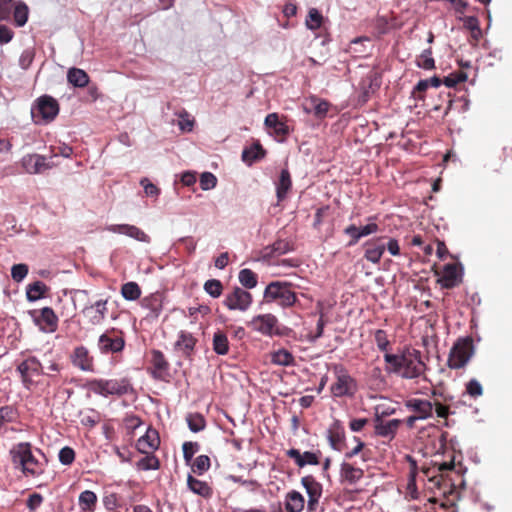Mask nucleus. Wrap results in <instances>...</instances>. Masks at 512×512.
Here are the masks:
<instances>
[{
    "label": "nucleus",
    "instance_id": "412c9836",
    "mask_svg": "<svg viewBox=\"0 0 512 512\" xmlns=\"http://www.w3.org/2000/svg\"><path fill=\"white\" fill-rule=\"evenodd\" d=\"M365 247L366 249L364 257L368 261L376 264L380 261L385 251L386 245L381 242V239H377L376 241L366 242Z\"/></svg>",
    "mask_w": 512,
    "mask_h": 512
},
{
    "label": "nucleus",
    "instance_id": "1a4fd4ad",
    "mask_svg": "<svg viewBox=\"0 0 512 512\" xmlns=\"http://www.w3.org/2000/svg\"><path fill=\"white\" fill-rule=\"evenodd\" d=\"M21 166L29 174H40L53 167L48 159L40 154H27L21 159Z\"/></svg>",
    "mask_w": 512,
    "mask_h": 512
},
{
    "label": "nucleus",
    "instance_id": "bb28decb",
    "mask_svg": "<svg viewBox=\"0 0 512 512\" xmlns=\"http://www.w3.org/2000/svg\"><path fill=\"white\" fill-rule=\"evenodd\" d=\"M305 500L301 493L291 491L286 496V509L288 512H302Z\"/></svg>",
    "mask_w": 512,
    "mask_h": 512
},
{
    "label": "nucleus",
    "instance_id": "c756f323",
    "mask_svg": "<svg viewBox=\"0 0 512 512\" xmlns=\"http://www.w3.org/2000/svg\"><path fill=\"white\" fill-rule=\"evenodd\" d=\"M121 295L125 300L135 301L141 296V289L136 282H127L122 285Z\"/></svg>",
    "mask_w": 512,
    "mask_h": 512
},
{
    "label": "nucleus",
    "instance_id": "13d9d810",
    "mask_svg": "<svg viewBox=\"0 0 512 512\" xmlns=\"http://www.w3.org/2000/svg\"><path fill=\"white\" fill-rule=\"evenodd\" d=\"M468 76L464 72H459L456 74H452L449 77H447L444 81L445 85L447 87H453L454 85L458 83L465 82L467 80Z\"/></svg>",
    "mask_w": 512,
    "mask_h": 512
},
{
    "label": "nucleus",
    "instance_id": "680f3d73",
    "mask_svg": "<svg viewBox=\"0 0 512 512\" xmlns=\"http://www.w3.org/2000/svg\"><path fill=\"white\" fill-rule=\"evenodd\" d=\"M183 456L189 462L198 450V444L193 442H185L183 444Z\"/></svg>",
    "mask_w": 512,
    "mask_h": 512
},
{
    "label": "nucleus",
    "instance_id": "603ef678",
    "mask_svg": "<svg viewBox=\"0 0 512 512\" xmlns=\"http://www.w3.org/2000/svg\"><path fill=\"white\" fill-rule=\"evenodd\" d=\"M466 392L471 397L476 398L483 394V388L479 381L472 379L466 385Z\"/></svg>",
    "mask_w": 512,
    "mask_h": 512
},
{
    "label": "nucleus",
    "instance_id": "37998d69",
    "mask_svg": "<svg viewBox=\"0 0 512 512\" xmlns=\"http://www.w3.org/2000/svg\"><path fill=\"white\" fill-rule=\"evenodd\" d=\"M222 284L217 279L207 280L204 284V290L213 298H218L222 294Z\"/></svg>",
    "mask_w": 512,
    "mask_h": 512
},
{
    "label": "nucleus",
    "instance_id": "c9c22d12",
    "mask_svg": "<svg viewBox=\"0 0 512 512\" xmlns=\"http://www.w3.org/2000/svg\"><path fill=\"white\" fill-rule=\"evenodd\" d=\"M291 250L289 242L285 240H278L271 246L265 248L264 256L282 255Z\"/></svg>",
    "mask_w": 512,
    "mask_h": 512
},
{
    "label": "nucleus",
    "instance_id": "0e129e2a",
    "mask_svg": "<svg viewBox=\"0 0 512 512\" xmlns=\"http://www.w3.org/2000/svg\"><path fill=\"white\" fill-rule=\"evenodd\" d=\"M43 501V498L40 494L34 493L29 496L27 499V507L33 511L40 507L41 503Z\"/></svg>",
    "mask_w": 512,
    "mask_h": 512
},
{
    "label": "nucleus",
    "instance_id": "2f4dec72",
    "mask_svg": "<svg viewBox=\"0 0 512 512\" xmlns=\"http://www.w3.org/2000/svg\"><path fill=\"white\" fill-rule=\"evenodd\" d=\"M213 349L219 355H225L229 350V342L227 336L218 331L213 336Z\"/></svg>",
    "mask_w": 512,
    "mask_h": 512
},
{
    "label": "nucleus",
    "instance_id": "a878e982",
    "mask_svg": "<svg viewBox=\"0 0 512 512\" xmlns=\"http://www.w3.org/2000/svg\"><path fill=\"white\" fill-rule=\"evenodd\" d=\"M67 80L74 87L83 88L89 83V76L82 69L70 68L67 72Z\"/></svg>",
    "mask_w": 512,
    "mask_h": 512
},
{
    "label": "nucleus",
    "instance_id": "aec40b11",
    "mask_svg": "<svg viewBox=\"0 0 512 512\" xmlns=\"http://www.w3.org/2000/svg\"><path fill=\"white\" fill-rule=\"evenodd\" d=\"M72 363L83 371L93 370V358L84 346L76 347L71 355Z\"/></svg>",
    "mask_w": 512,
    "mask_h": 512
},
{
    "label": "nucleus",
    "instance_id": "cd10ccee",
    "mask_svg": "<svg viewBox=\"0 0 512 512\" xmlns=\"http://www.w3.org/2000/svg\"><path fill=\"white\" fill-rule=\"evenodd\" d=\"M48 291V287L41 281L31 283L26 288V297L29 302L41 299Z\"/></svg>",
    "mask_w": 512,
    "mask_h": 512
},
{
    "label": "nucleus",
    "instance_id": "ea45409f",
    "mask_svg": "<svg viewBox=\"0 0 512 512\" xmlns=\"http://www.w3.org/2000/svg\"><path fill=\"white\" fill-rule=\"evenodd\" d=\"M323 16L316 8H311L306 19V27L310 30H316L321 27Z\"/></svg>",
    "mask_w": 512,
    "mask_h": 512
},
{
    "label": "nucleus",
    "instance_id": "0eeeda50",
    "mask_svg": "<svg viewBox=\"0 0 512 512\" xmlns=\"http://www.w3.org/2000/svg\"><path fill=\"white\" fill-rule=\"evenodd\" d=\"M248 326L265 336H272L274 334H279V325L278 319L273 314H261L252 318V320L248 323Z\"/></svg>",
    "mask_w": 512,
    "mask_h": 512
},
{
    "label": "nucleus",
    "instance_id": "f257e3e1",
    "mask_svg": "<svg viewBox=\"0 0 512 512\" xmlns=\"http://www.w3.org/2000/svg\"><path fill=\"white\" fill-rule=\"evenodd\" d=\"M384 361L388 373L397 374L404 379L419 378L426 370L421 352L412 348L403 349L396 354L385 353Z\"/></svg>",
    "mask_w": 512,
    "mask_h": 512
},
{
    "label": "nucleus",
    "instance_id": "3c124183",
    "mask_svg": "<svg viewBox=\"0 0 512 512\" xmlns=\"http://www.w3.org/2000/svg\"><path fill=\"white\" fill-rule=\"evenodd\" d=\"M140 185L143 187L147 197L157 198L160 195V189L147 178L141 179Z\"/></svg>",
    "mask_w": 512,
    "mask_h": 512
},
{
    "label": "nucleus",
    "instance_id": "7c9ffc66",
    "mask_svg": "<svg viewBox=\"0 0 512 512\" xmlns=\"http://www.w3.org/2000/svg\"><path fill=\"white\" fill-rule=\"evenodd\" d=\"M399 426V420L392 419L376 426V433L382 437H393Z\"/></svg>",
    "mask_w": 512,
    "mask_h": 512
},
{
    "label": "nucleus",
    "instance_id": "bf43d9fd",
    "mask_svg": "<svg viewBox=\"0 0 512 512\" xmlns=\"http://www.w3.org/2000/svg\"><path fill=\"white\" fill-rule=\"evenodd\" d=\"M152 362L156 369L163 371L167 368V362L160 351H153Z\"/></svg>",
    "mask_w": 512,
    "mask_h": 512
},
{
    "label": "nucleus",
    "instance_id": "20e7f679",
    "mask_svg": "<svg viewBox=\"0 0 512 512\" xmlns=\"http://www.w3.org/2000/svg\"><path fill=\"white\" fill-rule=\"evenodd\" d=\"M473 355V344L470 338L458 340L450 351L448 366L452 369L464 367Z\"/></svg>",
    "mask_w": 512,
    "mask_h": 512
},
{
    "label": "nucleus",
    "instance_id": "4be33fe9",
    "mask_svg": "<svg viewBox=\"0 0 512 512\" xmlns=\"http://www.w3.org/2000/svg\"><path fill=\"white\" fill-rule=\"evenodd\" d=\"M144 308L149 310L147 318L157 319L162 311V301L160 295H151L142 300Z\"/></svg>",
    "mask_w": 512,
    "mask_h": 512
},
{
    "label": "nucleus",
    "instance_id": "423d86ee",
    "mask_svg": "<svg viewBox=\"0 0 512 512\" xmlns=\"http://www.w3.org/2000/svg\"><path fill=\"white\" fill-rule=\"evenodd\" d=\"M336 382L331 386V392L335 397L352 395L355 391V382L347 371L340 365L334 367Z\"/></svg>",
    "mask_w": 512,
    "mask_h": 512
},
{
    "label": "nucleus",
    "instance_id": "e433bc0d",
    "mask_svg": "<svg viewBox=\"0 0 512 512\" xmlns=\"http://www.w3.org/2000/svg\"><path fill=\"white\" fill-rule=\"evenodd\" d=\"M239 282L247 289H252L257 285V275L250 269H242L238 275Z\"/></svg>",
    "mask_w": 512,
    "mask_h": 512
},
{
    "label": "nucleus",
    "instance_id": "338daca9",
    "mask_svg": "<svg viewBox=\"0 0 512 512\" xmlns=\"http://www.w3.org/2000/svg\"><path fill=\"white\" fill-rule=\"evenodd\" d=\"M359 227H356L355 225H350L345 229V233L352 237V240L350 241V245H354L358 242V240L362 237L360 235Z\"/></svg>",
    "mask_w": 512,
    "mask_h": 512
},
{
    "label": "nucleus",
    "instance_id": "f03ea898",
    "mask_svg": "<svg viewBox=\"0 0 512 512\" xmlns=\"http://www.w3.org/2000/svg\"><path fill=\"white\" fill-rule=\"evenodd\" d=\"M264 299L267 302H276L283 308L291 307L296 302V295L290 289L287 282H271L264 291Z\"/></svg>",
    "mask_w": 512,
    "mask_h": 512
},
{
    "label": "nucleus",
    "instance_id": "c03bdc74",
    "mask_svg": "<svg viewBox=\"0 0 512 512\" xmlns=\"http://www.w3.org/2000/svg\"><path fill=\"white\" fill-rule=\"evenodd\" d=\"M217 185V178L211 172H204L200 176V187L204 191L214 189Z\"/></svg>",
    "mask_w": 512,
    "mask_h": 512
},
{
    "label": "nucleus",
    "instance_id": "f3484780",
    "mask_svg": "<svg viewBox=\"0 0 512 512\" xmlns=\"http://www.w3.org/2000/svg\"><path fill=\"white\" fill-rule=\"evenodd\" d=\"M12 461L18 468L23 467L27 462L33 458L31 445L27 442H22L14 445L10 450Z\"/></svg>",
    "mask_w": 512,
    "mask_h": 512
},
{
    "label": "nucleus",
    "instance_id": "5fc2aeb1",
    "mask_svg": "<svg viewBox=\"0 0 512 512\" xmlns=\"http://www.w3.org/2000/svg\"><path fill=\"white\" fill-rule=\"evenodd\" d=\"M75 458L74 450L70 447H63L59 452V461L63 465H70Z\"/></svg>",
    "mask_w": 512,
    "mask_h": 512
},
{
    "label": "nucleus",
    "instance_id": "c85d7f7f",
    "mask_svg": "<svg viewBox=\"0 0 512 512\" xmlns=\"http://www.w3.org/2000/svg\"><path fill=\"white\" fill-rule=\"evenodd\" d=\"M264 151L259 143H254L249 148L244 149L242 152V159L248 164H252L254 161L262 158Z\"/></svg>",
    "mask_w": 512,
    "mask_h": 512
},
{
    "label": "nucleus",
    "instance_id": "9d476101",
    "mask_svg": "<svg viewBox=\"0 0 512 512\" xmlns=\"http://www.w3.org/2000/svg\"><path fill=\"white\" fill-rule=\"evenodd\" d=\"M18 371L22 376L23 381L33 383L35 377L41 374H48L44 372V364H42L36 357H29L18 366Z\"/></svg>",
    "mask_w": 512,
    "mask_h": 512
},
{
    "label": "nucleus",
    "instance_id": "9b49d317",
    "mask_svg": "<svg viewBox=\"0 0 512 512\" xmlns=\"http://www.w3.org/2000/svg\"><path fill=\"white\" fill-rule=\"evenodd\" d=\"M125 342L122 337L114 335V331H108L100 335L98 349L101 353H117L124 348Z\"/></svg>",
    "mask_w": 512,
    "mask_h": 512
},
{
    "label": "nucleus",
    "instance_id": "7ed1b4c3",
    "mask_svg": "<svg viewBox=\"0 0 512 512\" xmlns=\"http://www.w3.org/2000/svg\"><path fill=\"white\" fill-rule=\"evenodd\" d=\"M59 113V105L51 96H41L31 109V114L36 124L48 123L54 120Z\"/></svg>",
    "mask_w": 512,
    "mask_h": 512
},
{
    "label": "nucleus",
    "instance_id": "2eb2a0df",
    "mask_svg": "<svg viewBox=\"0 0 512 512\" xmlns=\"http://www.w3.org/2000/svg\"><path fill=\"white\" fill-rule=\"evenodd\" d=\"M406 408L415 413L418 419L425 420L433 415L434 405L425 399L412 398L406 401Z\"/></svg>",
    "mask_w": 512,
    "mask_h": 512
},
{
    "label": "nucleus",
    "instance_id": "ddd939ff",
    "mask_svg": "<svg viewBox=\"0 0 512 512\" xmlns=\"http://www.w3.org/2000/svg\"><path fill=\"white\" fill-rule=\"evenodd\" d=\"M301 482L309 498L307 508L314 511L322 494V486L312 476L303 477Z\"/></svg>",
    "mask_w": 512,
    "mask_h": 512
},
{
    "label": "nucleus",
    "instance_id": "8fccbe9b",
    "mask_svg": "<svg viewBox=\"0 0 512 512\" xmlns=\"http://www.w3.org/2000/svg\"><path fill=\"white\" fill-rule=\"evenodd\" d=\"M28 274V266L26 264H15L11 268L12 279L21 282Z\"/></svg>",
    "mask_w": 512,
    "mask_h": 512
},
{
    "label": "nucleus",
    "instance_id": "052dcab7",
    "mask_svg": "<svg viewBox=\"0 0 512 512\" xmlns=\"http://www.w3.org/2000/svg\"><path fill=\"white\" fill-rule=\"evenodd\" d=\"M15 419V410L11 406H4L0 408V421L4 424L5 422H12Z\"/></svg>",
    "mask_w": 512,
    "mask_h": 512
},
{
    "label": "nucleus",
    "instance_id": "774afa93",
    "mask_svg": "<svg viewBox=\"0 0 512 512\" xmlns=\"http://www.w3.org/2000/svg\"><path fill=\"white\" fill-rule=\"evenodd\" d=\"M103 504L106 510L112 511L117 508V497L115 494H108L103 497Z\"/></svg>",
    "mask_w": 512,
    "mask_h": 512
},
{
    "label": "nucleus",
    "instance_id": "dca6fc26",
    "mask_svg": "<svg viewBox=\"0 0 512 512\" xmlns=\"http://www.w3.org/2000/svg\"><path fill=\"white\" fill-rule=\"evenodd\" d=\"M462 272L456 264H446L438 282L444 288H453L461 282Z\"/></svg>",
    "mask_w": 512,
    "mask_h": 512
},
{
    "label": "nucleus",
    "instance_id": "f704fd0d",
    "mask_svg": "<svg viewBox=\"0 0 512 512\" xmlns=\"http://www.w3.org/2000/svg\"><path fill=\"white\" fill-rule=\"evenodd\" d=\"M97 502V496L93 491L85 490L79 495V505L83 511L93 510Z\"/></svg>",
    "mask_w": 512,
    "mask_h": 512
},
{
    "label": "nucleus",
    "instance_id": "de8ad7c7",
    "mask_svg": "<svg viewBox=\"0 0 512 512\" xmlns=\"http://www.w3.org/2000/svg\"><path fill=\"white\" fill-rule=\"evenodd\" d=\"M179 117H180V120L178 121L179 129L182 132L192 131L194 124H195L194 119L191 118L190 115L186 111L179 113Z\"/></svg>",
    "mask_w": 512,
    "mask_h": 512
},
{
    "label": "nucleus",
    "instance_id": "b1692460",
    "mask_svg": "<svg viewBox=\"0 0 512 512\" xmlns=\"http://www.w3.org/2000/svg\"><path fill=\"white\" fill-rule=\"evenodd\" d=\"M264 123L268 128L272 129L279 136H285L289 133L288 125L280 120L277 113L268 114Z\"/></svg>",
    "mask_w": 512,
    "mask_h": 512
},
{
    "label": "nucleus",
    "instance_id": "4c0bfd02",
    "mask_svg": "<svg viewBox=\"0 0 512 512\" xmlns=\"http://www.w3.org/2000/svg\"><path fill=\"white\" fill-rule=\"evenodd\" d=\"M341 473L342 476L350 482H356L363 475V471L360 468H356L348 463H344L342 465Z\"/></svg>",
    "mask_w": 512,
    "mask_h": 512
},
{
    "label": "nucleus",
    "instance_id": "72a5a7b5",
    "mask_svg": "<svg viewBox=\"0 0 512 512\" xmlns=\"http://www.w3.org/2000/svg\"><path fill=\"white\" fill-rule=\"evenodd\" d=\"M187 484L189 489L195 494L201 496H208L210 494V487L206 482L200 481L192 476H188Z\"/></svg>",
    "mask_w": 512,
    "mask_h": 512
},
{
    "label": "nucleus",
    "instance_id": "a19ab883",
    "mask_svg": "<svg viewBox=\"0 0 512 512\" xmlns=\"http://www.w3.org/2000/svg\"><path fill=\"white\" fill-rule=\"evenodd\" d=\"M271 361L277 365L288 366L293 362V356L287 350L280 349L272 354Z\"/></svg>",
    "mask_w": 512,
    "mask_h": 512
},
{
    "label": "nucleus",
    "instance_id": "a211bd4d",
    "mask_svg": "<svg viewBox=\"0 0 512 512\" xmlns=\"http://www.w3.org/2000/svg\"><path fill=\"white\" fill-rule=\"evenodd\" d=\"M160 440L158 432L154 429H148L145 435L137 440L136 447L143 454H150L159 446Z\"/></svg>",
    "mask_w": 512,
    "mask_h": 512
},
{
    "label": "nucleus",
    "instance_id": "4d7b16f0",
    "mask_svg": "<svg viewBox=\"0 0 512 512\" xmlns=\"http://www.w3.org/2000/svg\"><path fill=\"white\" fill-rule=\"evenodd\" d=\"M375 342L377 344V347L381 351H386L388 349V346L390 344L386 333L383 330H377L375 332Z\"/></svg>",
    "mask_w": 512,
    "mask_h": 512
},
{
    "label": "nucleus",
    "instance_id": "f8f14e48",
    "mask_svg": "<svg viewBox=\"0 0 512 512\" xmlns=\"http://www.w3.org/2000/svg\"><path fill=\"white\" fill-rule=\"evenodd\" d=\"M34 322L41 331L46 333L54 332L57 329L58 317L50 307H44L37 315L33 313Z\"/></svg>",
    "mask_w": 512,
    "mask_h": 512
},
{
    "label": "nucleus",
    "instance_id": "6ab92c4d",
    "mask_svg": "<svg viewBox=\"0 0 512 512\" xmlns=\"http://www.w3.org/2000/svg\"><path fill=\"white\" fill-rule=\"evenodd\" d=\"M107 300H98L91 306L84 308L83 313L89 318L92 325H99L105 319L107 312Z\"/></svg>",
    "mask_w": 512,
    "mask_h": 512
},
{
    "label": "nucleus",
    "instance_id": "473e14b6",
    "mask_svg": "<svg viewBox=\"0 0 512 512\" xmlns=\"http://www.w3.org/2000/svg\"><path fill=\"white\" fill-rule=\"evenodd\" d=\"M175 345L179 350L188 354L195 346V339L190 333L181 332Z\"/></svg>",
    "mask_w": 512,
    "mask_h": 512
},
{
    "label": "nucleus",
    "instance_id": "6e6552de",
    "mask_svg": "<svg viewBox=\"0 0 512 512\" xmlns=\"http://www.w3.org/2000/svg\"><path fill=\"white\" fill-rule=\"evenodd\" d=\"M252 304V295L248 291L236 287L230 293H227L224 299V305L229 310L246 311Z\"/></svg>",
    "mask_w": 512,
    "mask_h": 512
},
{
    "label": "nucleus",
    "instance_id": "6e6d98bb",
    "mask_svg": "<svg viewBox=\"0 0 512 512\" xmlns=\"http://www.w3.org/2000/svg\"><path fill=\"white\" fill-rule=\"evenodd\" d=\"M21 470L25 474L32 476L37 475L40 472L39 462L35 459V457H33L27 462V464L21 467Z\"/></svg>",
    "mask_w": 512,
    "mask_h": 512
},
{
    "label": "nucleus",
    "instance_id": "09e8293b",
    "mask_svg": "<svg viewBox=\"0 0 512 512\" xmlns=\"http://www.w3.org/2000/svg\"><path fill=\"white\" fill-rule=\"evenodd\" d=\"M210 467V459L206 455L198 456L193 463V471L198 474H202L207 471Z\"/></svg>",
    "mask_w": 512,
    "mask_h": 512
},
{
    "label": "nucleus",
    "instance_id": "49530a36",
    "mask_svg": "<svg viewBox=\"0 0 512 512\" xmlns=\"http://www.w3.org/2000/svg\"><path fill=\"white\" fill-rule=\"evenodd\" d=\"M138 467L142 470H155L159 467V460L152 455V453L146 454V456L138 462Z\"/></svg>",
    "mask_w": 512,
    "mask_h": 512
},
{
    "label": "nucleus",
    "instance_id": "5701e85b",
    "mask_svg": "<svg viewBox=\"0 0 512 512\" xmlns=\"http://www.w3.org/2000/svg\"><path fill=\"white\" fill-rule=\"evenodd\" d=\"M329 109V103L317 97H311L305 104V110L313 113L316 117H324Z\"/></svg>",
    "mask_w": 512,
    "mask_h": 512
},
{
    "label": "nucleus",
    "instance_id": "864d4df0",
    "mask_svg": "<svg viewBox=\"0 0 512 512\" xmlns=\"http://www.w3.org/2000/svg\"><path fill=\"white\" fill-rule=\"evenodd\" d=\"M34 50L31 48L25 49L19 58V65L22 69H27L34 59Z\"/></svg>",
    "mask_w": 512,
    "mask_h": 512
},
{
    "label": "nucleus",
    "instance_id": "4468645a",
    "mask_svg": "<svg viewBox=\"0 0 512 512\" xmlns=\"http://www.w3.org/2000/svg\"><path fill=\"white\" fill-rule=\"evenodd\" d=\"M106 230L112 233L123 234L137 241L148 243L150 237L141 229L129 224H112L106 227Z\"/></svg>",
    "mask_w": 512,
    "mask_h": 512
},
{
    "label": "nucleus",
    "instance_id": "58836bf2",
    "mask_svg": "<svg viewBox=\"0 0 512 512\" xmlns=\"http://www.w3.org/2000/svg\"><path fill=\"white\" fill-rule=\"evenodd\" d=\"M14 19L16 25L22 27L28 20V7L23 2H17L14 8Z\"/></svg>",
    "mask_w": 512,
    "mask_h": 512
},
{
    "label": "nucleus",
    "instance_id": "79ce46f5",
    "mask_svg": "<svg viewBox=\"0 0 512 512\" xmlns=\"http://www.w3.org/2000/svg\"><path fill=\"white\" fill-rule=\"evenodd\" d=\"M186 420L188 427L192 432H199L205 427V420L200 414H189Z\"/></svg>",
    "mask_w": 512,
    "mask_h": 512
},
{
    "label": "nucleus",
    "instance_id": "39448f33",
    "mask_svg": "<svg viewBox=\"0 0 512 512\" xmlns=\"http://www.w3.org/2000/svg\"><path fill=\"white\" fill-rule=\"evenodd\" d=\"M91 389L94 393L109 396V395H124L131 390L129 382L125 379H110V380H94L91 382Z\"/></svg>",
    "mask_w": 512,
    "mask_h": 512
},
{
    "label": "nucleus",
    "instance_id": "a18cd8bd",
    "mask_svg": "<svg viewBox=\"0 0 512 512\" xmlns=\"http://www.w3.org/2000/svg\"><path fill=\"white\" fill-rule=\"evenodd\" d=\"M417 64L420 68H423L425 70H431L435 67L431 49H426L422 52L417 61Z\"/></svg>",
    "mask_w": 512,
    "mask_h": 512
},
{
    "label": "nucleus",
    "instance_id": "69168bd1",
    "mask_svg": "<svg viewBox=\"0 0 512 512\" xmlns=\"http://www.w3.org/2000/svg\"><path fill=\"white\" fill-rule=\"evenodd\" d=\"M465 26L471 30L472 32H476L477 35H481V30L479 28V22L476 17L469 16L464 20Z\"/></svg>",
    "mask_w": 512,
    "mask_h": 512
},
{
    "label": "nucleus",
    "instance_id": "393cba45",
    "mask_svg": "<svg viewBox=\"0 0 512 512\" xmlns=\"http://www.w3.org/2000/svg\"><path fill=\"white\" fill-rule=\"evenodd\" d=\"M292 182L288 170L283 169L280 173L279 180L276 183V194L278 201L286 198L288 191L291 189Z\"/></svg>",
    "mask_w": 512,
    "mask_h": 512
},
{
    "label": "nucleus",
    "instance_id": "e2e57ef3",
    "mask_svg": "<svg viewBox=\"0 0 512 512\" xmlns=\"http://www.w3.org/2000/svg\"><path fill=\"white\" fill-rule=\"evenodd\" d=\"M13 0H0V21L9 18Z\"/></svg>",
    "mask_w": 512,
    "mask_h": 512
}]
</instances>
